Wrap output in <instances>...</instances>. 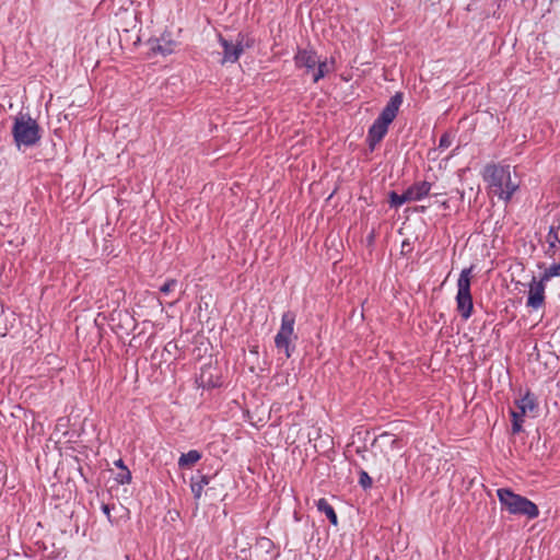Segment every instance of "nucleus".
<instances>
[{
  "instance_id": "f257e3e1",
  "label": "nucleus",
  "mask_w": 560,
  "mask_h": 560,
  "mask_svg": "<svg viewBox=\"0 0 560 560\" xmlns=\"http://www.w3.org/2000/svg\"><path fill=\"white\" fill-rule=\"evenodd\" d=\"M482 178L487 184L489 195L497 196L500 200L509 202L520 188V180L510 165L487 164L482 172Z\"/></svg>"
},
{
  "instance_id": "f03ea898",
  "label": "nucleus",
  "mask_w": 560,
  "mask_h": 560,
  "mask_svg": "<svg viewBox=\"0 0 560 560\" xmlns=\"http://www.w3.org/2000/svg\"><path fill=\"white\" fill-rule=\"evenodd\" d=\"M402 103V94L396 93L375 119L368 132V143L371 150H374L387 133L389 125L396 118L399 107Z\"/></svg>"
},
{
  "instance_id": "7ed1b4c3",
  "label": "nucleus",
  "mask_w": 560,
  "mask_h": 560,
  "mask_svg": "<svg viewBox=\"0 0 560 560\" xmlns=\"http://www.w3.org/2000/svg\"><path fill=\"white\" fill-rule=\"evenodd\" d=\"M497 495L502 509L510 514L526 516L529 520L539 515V509L534 502L508 488L498 489Z\"/></svg>"
},
{
  "instance_id": "20e7f679",
  "label": "nucleus",
  "mask_w": 560,
  "mask_h": 560,
  "mask_svg": "<svg viewBox=\"0 0 560 560\" xmlns=\"http://www.w3.org/2000/svg\"><path fill=\"white\" fill-rule=\"evenodd\" d=\"M12 135L19 148L32 147L40 139L39 126L36 120L23 115L15 118Z\"/></svg>"
},
{
  "instance_id": "39448f33",
  "label": "nucleus",
  "mask_w": 560,
  "mask_h": 560,
  "mask_svg": "<svg viewBox=\"0 0 560 560\" xmlns=\"http://www.w3.org/2000/svg\"><path fill=\"white\" fill-rule=\"evenodd\" d=\"M471 272L472 267L463 269L457 280L456 304L457 311L464 319H468L474 310L470 293Z\"/></svg>"
},
{
  "instance_id": "423d86ee",
  "label": "nucleus",
  "mask_w": 560,
  "mask_h": 560,
  "mask_svg": "<svg viewBox=\"0 0 560 560\" xmlns=\"http://www.w3.org/2000/svg\"><path fill=\"white\" fill-rule=\"evenodd\" d=\"M295 315L288 311L283 313L281 318V326L275 337V343L279 351H283L285 358H290L294 349V340L298 336L294 334Z\"/></svg>"
},
{
  "instance_id": "0eeeda50",
  "label": "nucleus",
  "mask_w": 560,
  "mask_h": 560,
  "mask_svg": "<svg viewBox=\"0 0 560 560\" xmlns=\"http://www.w3.org/2000/svg\"><path fill=\"white\" fill-rule=\"evenodd\" d=\"M219 43L223 48L222 63L236 62L241 55L244 52L245 48H248L253 45V40L242 33L237 34L235 42L228 40L220 35Z\"/></svg>"
},
{
  "instance_id": "6e6552de",
  "label": "nucleus",
  "mask_w": 560,
  "mask_h": 560,
  "mask_svg": "<svg viewBox=\"0 0 560 560\" xmlns=\"http://www.w3.org/2000/svg\"><path fill=\"white\" fill-rule=\"evenodd\" d=\"M545 302V283L542 281H533L529 285L527 306L538 310L544 305Z\"/></svg>"
},
{
  "instance_id": "1a4fd4ad",
  "label": "nucleus",
  "mask_w": 560,
  "mask_h": 560,
  "mask_svg": "<svg viewBox=\"0 0 560 560\" xmlns=\"http://www.w3.org/2000/svg\"><path fill=\"white\" fill-rule=\"evenodd\" d=\"M295 65L299 68H306L307 70H315L318 63V57L314 50L300 49L295 55Z\"/></svg>"
},
{
  "instance_id": "9d476101",
  "label": "nucleus",
  "mask_w": 560,
  "mask_h": 560,
  "mask_svg": "<svg viewBox=\"0 0 560 560\" xmlns=\"http://www.w3.org/2000/svg\"><path fill=\"white\" fill-rule=\"evenodd\" d=\"M177 43L170 35L163 34L160 38L152 42L151 49L163 56L171 55L175 51Z\"/></svg>"
},
{
  "instance_id": "9b49d317",
  "label": "nucleus",
  "mask_w": 560,
  "mask_h": 560,
  "mask_svg": "<svg viewBox=\"0 0 560 560\" xmlns=\"http://www.w3.org/2000/svg\"><path fill=\"white\" fill-rule=\"evenodd\" d=\"M430 190L431 184L429 182H417L406 190L407 199H410V201H419L427 197Z\"/></svg>"
},
{
  "instance_id": "f8f14e48",
  "label": "nucleus",
  "mask_w": 560,
  "mask_h": 560,
  "mask_svg": "<svg viewBox=\"0 0 560 560\" xmlns=\"http://www.w3.org/2000/svg\"><path fill=\"white\" fill-rule=\"evenodd\" d=\"M515 404L517 407L516 411L522 416L533 412L537 407L535 397L529 393H526L521 399L516 400Z\"/></svg>"
},
{
  "instance_id": "ddd939ff",
  "label": "nucleus",
  "mask_w": 560,
  "mask_h": 560,
  "mask_svg": "<svg viewBox=\"0 0 560 560\" xmlns=\"http://www.w3.org/2000/svg\"><path fill=\"white\" fill-rule=\"evenodd\" d=\"M201 459V453L197 450H191L188 453H184L178 458V466L180 468H191Z\"/></svg>"
},
{
  "instance_id": "4468645a",
  "label": "nucleus",
  "mask_w": 560,
  "mask_h": 560,
  "mask_svg": "<svg viewBox=\"0 0 560 560\" xmlns=\"http://www.w3.org/2000/svg\"><path fill=\"white\" fill-rule=\"evenodd\" d=\"M316 506L319 512L325 513V515L328 517V520L330 521V523L332 525L338 524L337 514H336L334 508L328 503V501L326 499L322 498V499L317 500Z\"/></svg>"
},
{
  "instance_id": "2eb2a0df",
  "label": "nucleus",
  "mask_w": 560,
  "mask_h": 560,
  "mask_svg": "<svg viewBox=\"0 0 560 560\" xmlns=\"http://www.w3.org/2000/svg\"><path fill=\"white\" fill-rule=\"evenodd\" d=\"M210 482V478L208 476H200L198 479H191V492L196 500H200L202 495L203 488L208 486Z\"/></svg>"
},
{
  "instance_id": "dca6fc26",
  "label": "nucleus",
  "mask_w": 560,
  "mask_h": 560,
  "mask_svg": "<svg viewBox=\"0 0 560 560\" xmlns=\"http://www.w3.org/2000/svg\"><path fill=\"white\" fill-rule=\"evenodd\" d=\"M316 67L317 68H315L314 74H313V81L315 83L318 82L322 78H324L328 72L331 71V67L329 66L327 60L320 61L318 59V63L316 65Z\"/></svg>"
},
{
  "instance_id": "f3484780",
  "label": "nucleus",
  "mask_w": 560,
  "mask_h": 560,
  "mask_svg": "<svg viewBox=\"0 0 560 560\" xmlns=\"http://www.w3.org/2000/svg\"><path fill=\"white\" fill-rule=\"evenodd\" d=\"M389 203L392 207L398 208L405 202H411L410 199H407V191L405 190L401 195L396 194L395 191L389 195Z\"/></svg>"
},
{
  "instance_id": "a211bd4d",
  "label": "nucleus",
  "mask_w": 560,
  "mask_h": 560,
  "mask_svg": "<svg viewBox=\"0 0 560 560\" xmlns=\"http://www.w3.org/2000/svg\"><path fill=\"white\" fill-rule=\"evenodd\" d=\"M512 417V432L513 434L520 433L522 431V424L524 421V416L520 415L517 411H511Z\"/></svg>"
},
{
  "instance_id": "6ab92c4d",
  "label": "nucleus",
  "mask_w": 560,
  "mask_h": 560,
  "mask_svg": "<svg viewBox=\"0 0 560 560\" xmlns=\"http://www.w3.org/2000/svg\"><path fill=\"white\" fill-rule=\"evenodd\" d=\"M177 284L178 282L176 279H170L160 288V292L164 295H168L171 292L175 290Z\"/></svg>"
},
{
  "instance_id": "aec40b11",
  "label": "nucleus",
  "mask_w": 560,
  "mask_h": 560,
  "mask_svg": "<svg viewBox=\"0 0 560 560\" xmlns=\"http://www.w3.org/2000/svg\"><path fill=\"white\" fill-rule=\"evenodd\" d=\"M359 483H360L364 489L371 488V486H372V478L369 476V474H368L366 471L361 470V472H360Z\"/></svg>"
},
{
  "instance_id": "412c9836",
  "label": "nucleus",
  "mask_w": 560,
  "mask_h": 560,
  "mask_svg": "<svg viewBox=\"0 0 560 560\" xmlns=\"http://www.w3.org/2000/svg\"><path fill=\"white\" fill-rule=\"evenodd\" d=\"M117 481L121 485L129 483L131 481V472L127 468L121 469V472L117 476Z\"/></svg>"
},
{
  "instance_id": "4be33fe9",
  "label": "nucleus",
  "mask_w": 560,
  "mask_h": 560,
  "mask_svg": "<svg viewBox=\"0 0 560 560\" xmlns=\"http://www.w3.org/2000/svg\"><path fill=\"white\" fill-rule=\"evenodd\" d=\"M199 381H200V384L203 387H214V386H217L215 382H212L211 378L207 377V371L206 370L201 371L200 376H199Z\"/></svg>"
},
{
  "instance_id": "5701e85b",
  "label": "nucleus",
  "mask_w": 560,
  "mask_h": 560,
  "mask_svg": "<svg viewBox=\"0 0 560 560\" xmlns=\"http://www.w3.org/2000/svg\"><path fill=\"white\" fill-rule=\"evenodd\" d=\"M452 144V139L448 133L442 135L439 142V148L446 149Z\"/></svg>"
},
{
  "instance_id": "b1692460",
  "label": "nucleus",
  "mask_w": 560,
  "mask_h": 560,
  "mask_svg": "<svg viewBox=\"0 0 560 560\" xmlns=\"http://www.w3.org/2000/svg\"><path fill=\"white\" fill-rule=\"evenodd\" d=\"M102 511L104 512V514L107 516L108 521L112 522L110 520V508L108 504H103L102 505Z\"/></svg>"
},
{
  "instance_id": "393cba45",
  "label": "nucleus",
  "mask_w": 560,
  "mask_h": 560,
  "mask_svg": "<svg viewBox=\"0 0 560 560\" xmlns=\"http://www.w3.org/2000/svg\"><path fill=\"white\" fill-rule=\"evenodd\" d=\"M115 465H116L117 467L121 468V469L127 468V467L124 465L122 459H118V460L115 463Z\"/></svg>"
},
{
  "instance_id": "a878e982",
  "label": "nucleus",
  "mask_w": 560,
  "mask_h": 560,
  "mask_svg": "<svg viewBox=\"0 0 560 560\" xmlns=\"http://www.w3.org/2000/svg\"><path fill=\"white\" fill-rule=\"evenodd\" d=\"M442 206H443L444 208H446V207H447L446 201H444V202L442 203Z\"/></svg>"
}]
</instances>
